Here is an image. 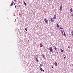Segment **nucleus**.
Segmentation results:
<instances>
[{
	"label": "nucleus",
	"instance_id": "nucleus-1",
	"mask_svg": "<svg viewBox=\"0 0 73 73\" xmlns=\"http://www.w3.org/2000/svg\"><path fill=\"white\" fill-rule=\"evenodd\" d=\"M47 49L48 50H50V52H51L52 53H54V51H53V50L52 49V47H49V48H48Z\"/></svg>",
	"mask_w": 73,
	"mask_h": 73
},
{
	"label": "nucleus",
	"instance_id": "nucleus-2",
	"mask_svg": "<svg viewBox=\"0 0 73 73\" xmlns=\"http://www.w3.org/2000/svg\"><path fill=\"white\" fill-rule=\"evenodd\" d=\"M44 21L45 23H46L47 24H49V23L48 22V19L45 18L44 19Z\"/></svg>",
	"mask_w": 73,
	"mask_h": 73
},
{
	"label": "nucleus",
	"instance_id": "nucleus-3",
	"mask_svg": "<svg viewBox=\"0 0 73 73\" xmlns=\"http://www.w3.org/2000/svg\"><path fill=\"white\" fill-rule=\"evenodd\" d=\"M43 46V45H42V43H40V48H41V47H42Z\"/></svg>",
	"mask_w": 73,
	"mask_h": 73
},
{
	"label": "nucleus",
	"instance_id": "nucleus-4",
	"mask_svg": "<svg viewBox=\"0 0 73 73\" xmlns=\"http://www.w3.org/2000/svg\"><path fill=\"white\" fill-rule=\"evenodd\" d=\"M40 70L42 72H44V70L42 69V68L41 67H40Z\"/></svg>",
	"mask_w": 73,
	"mask_h": 73
},
{
	"label": "nucleus",
	"instance_id": "nucleus-5",
	"mask_svg": "<svg viewBox=\"0 0 73 73\" xmlns=\"http://www.w3.org/2000/svg\"><path fill=\"white\" fill-rule=\"evenodd\" d=\"M53 47L54 48L55 50H56V51H57V48H56V47L54 46H53Z\"/></svg>",
	"mask_w": 73,
	"mask_h": 73
},
{
	"label": "nucleus",
	"instance_id": "nucleus-6",
	"mask_svg": "<svg viewBox=\"0 0 73 73\" xmlns=\"http://www.w3.org/2000/svg\"><path fill=\"white\" fill-rule=\"evenodd\" d=\"M61 32L62 35H64V32H63V31H62V30H61Z\"/></svg>",
	"mask_w": 73,
	"mask_h": 73
},
{
	"label": "nucleus",
	"instance_id": "nucleus-7",
	"mask_svg": "<svg viewBox=\"0 0 73 73\" xmlns=\"http://www.w3.org/2000/svg\"><path fill=\"white\" fill-rule=\"evenodd\" d=\"M60 11H62V5H61L60 7Z\"/></svg>",
	"mask_w": 73,
	"mask_h": 73
},
{
	"label": "nucleus",
	"instance_id": "nucleus-8",
	"mask_svg": "<svg viewBox=\"0 0 73 73\" xmlns=\"http://www.w3.org/2000/svg\"><path fill=\"white\" fill-rule=\"evenodd\" d=\"M56 15L55 14L54 16V18L56 19Z\"/></svg>",
	"mask_w": 73,
	"mask_h": 73
},
{
	"label": "nucleus",
	"instance_id": "nucleus-9",
	"mask_svg": "<svg viewBox=\"0 0 73 73\" xmlns=\"http://www.w3.org/2000/svg\"><path fill=\"white\" fill-rule=\"evenodd\" d=\"M55 65L56 66H57V62H56L54 63Z\"/></svg>",
	"mask_w": 73,
	"mask_h": 73
},
{
	"label": "nucleus",
	"instance_id": "nucleus-10",
	"mask_svg": "<svg viewBox=\"0 0 73 73\" xmlns=\"http://www.w3.org/2000/svg\"><path fill=\"white\" fill-rule=\"evenodd\" d=\"M70 11L71 12H73V9H72V8H71L70 9Z\"/></svg>",
	"mask_w": 73,
	"mask_h": 73
},
{
	"label": "nucleus",
	"instance_id": "nucleus-11",
	"mask_svg": "<svg viewBox=\"0 0 73 73\" xmlns=\"http://www.w3.org/2000/svg\"><path fill=\"white\" fill-rule=\"evenodd\" d=\"M23 3H24V4H25V5H26V6L27 5V4H26V3H25V2H23Z\"/></svg>",
	"mask_w": 73,
	"mask_h": 73
},
{
	"label": "nucleus",
	"instance_id": "nucleus-12",
	"mask_svg": "<svg viewBox=\"0 0 73 73\" xmlns=\"http://www.w3.org/2000/svg\"><path fill=\"white\" fill-rule=\"evenodd\" d=\"M60 50L61 52H64V50H62V49H61Z\"/></svg>",
	"mask_w": 73,
	"mask_h": 73
},
{
	"label": "nucleus",
	"instance_id": "nucleus-13",
	"mask_svg": "<svg viewBox=\"0 0 73 73\" xmlns=\"http://www.w3.org/2000/svg\"><path fill=\"white\" fill-rule=\"evenodd\" d=\"M13 3H11V5H10V6H12V5H13Z\"/></svg>",
	"mask_w": 73,
	"mask_h": 73
},
{
	"label": "nucleus",
	"instance_id": "nucleus-14",
	"mask_svg": "<svg viewBox=\"0 0 73 73\" xmlns=\"http://www.w3.org/2000/svg\"><path fill=\"white\" fill-rule=\"evenodd\" d=\"M71 35H72V36H73V31H72L71 32Z\"/></svg>",
	"mask_w": 73,
	"mask_h": 73
},
{
	"label": "nucleus",
	"instance_id": "nucleus-15",
	"mask_svg": "<svg viewBox=\"0 0 73 73\" xmlns=\"http://www.w3.org/2000/svg\"><path fill=\"white\" fill-rule=\"evenodd\" d=\"M51 22H53V19L52 18L51 19Z\"/></svg>",
	"mask_w": 73,
	"mask_h": 73
},
{
	"label": "nucleus",
	"instance_id": "nucleus-16",
	"mask_svg": "<svg viewBox=\"0 0 73 73\" xmlns=\"http://www.w3.org/2000/svg\"><path fill=\"white\" fill-rule=\"evenodd\" d=\"M57 28H59V25H58V24H57Z\"/></svg>",
	"mask_w": 73,
	"mask_h": 73
},
{
	"label": "nucleus",
	"instance_id": "nucleus-17",
	"mask_svg": "<svg viewBox=\"0 0 73 73\" xmlns=\"http://www.w3.org/2000/svg\"><path fill=\"white\" fill-rule=\"evenodd\" d=\"M64 36L65 37V36H66L65 35H66L65 33V32L64 31Z\"/></svg>",
	"mask_w": 73,
	"mask_h": 73
},
{
	"label": "nucleus",
	"instance_id": "nucleus-18",
	"mask_svg": "<svg viewBox=\"0 0 73 73\" xmlns=\"http://www.w3.org/2000/svg\"><path fill=\"white\" fill-rule=\"evenodd\" d=\"M71 15L72 16V17H73V13H72V15Z\"/></svg>",
	"mask_w": 73,
	"mask_h": 73
},
{
	"label": "nucleus",
	"instance_id": "nucleus-19",
	"mask_svg": "<svg viewBox=\"0 0 73 73\" xmlns=\"http://www.w3.org/2000/svg\"><path fill=\"white\" fill-rule=\"evenodd\" d=\"M25 30H26V31H27V29L25 28Z\"/></svg>",
	"mask_w": 73,
	"mask_h": 73
},
{
	"label": "nucleus",
	"instance_id": "nucleus-20",
	"mask_svg": "<svg viewBox=\"0 0 73 73\" xmlns=\"http://www.w3.org/2000/svg\"><path fill=\"white\" fill-rule=\"evenodd\" d=\"M60 29H62V28H61V27H60Z\"/></svg>",
	"mask_w": 73,
	"mask_h": 73
},
{
	"label": "nucleus",
	"instance_id": "nucleus-21",
	"mask_svg": "<svg viewBox=\"0 0 73 73\" xmlns=\"http://www.w3.org/2000/svg\"><path fill=\"white\" fill-rule=\"evenodd\" d=\"M65 56H64V59H65Z\"/></svg>",
	"mask_w": 73,
	"mask_h": 73
},
{
	"label": "nucleus",
	"instance_id": "nucleus-22",
	"mask_svg": "<svg viewBox=\"0 0 73 73\" xmlns=\"http://www.w3.org/2000/svg\"><path fill=\"white\" fill-rule=\"evenodd\" d=\"M14 3V2H13V1H12V3Z\"/></svg>",
	"mask_w": 73,
	"mask_h": 73
},
{
	"label": "nucleus",
	"instance_id": "nucleus-23",
	"mask_svg": "<svg viewBox=\"0 0 73 73\" xmlns=\"http://www.w3.org/2000/svg\"><path fill=\"white\" fill-rule=\"evenodd\" d=\"M16 7H17V6H15V8H16Z\"/></svg>",
	"mask_w": 73,
	"mask_h": 73
},
{
	"label": "nucleus",
	"instance_id": "nucleus-24",
	"mask_svg": "<svg viewBox=\"0 0 73 73\" xmlns=\"http://www.w3.org/2000/svg\"><path fill=\"white\" fill-rule=\"evenodd\" d=\"M14 1H15L16 2V0H14Z\"/></svg>",
	"mask_w": 73,
	"mask_h": 73
},
{
	"label": "nucleus",
	"instance_id": "nucleus-25",
	"mask_svg": "<svg viewBox=\"0 0 73 73\" xmlns=\"http://www.w3.org/2000/svg\"><path fill=\"white\" fill-rule=\"evenodd\" d=\"M28 42H29V40H28Z\"/></svg>",
	"mask_w": 73,
	"mask_h": 73
},
{
	"label": "nucleus",
	"instance_id": "nucleus-26",
	"mask_svg": "<svg viewBox=\"0 0 73 73\" xmlns=\"http://www.w3.org/2000/svg\"><path fill=\"white\" fill-rule=\"evenodd\" d=\"M53 68V66H52V68Z\"/></svg>",
	"mask_w": 73,
	"mask_h": 73
},
{
	"label": "nucleus",
	"instance_id": "nucleus-27",
	"mask_svg": "<svg viewBox=\"0 0 73 73\" xmlns=\"http://www.w3.org/2000/svg\"><path fill=\"white\" fill-rule=\"evenodd\" d=\"M68 48H69V46L68 47Z\"/></svg>",
	"mask_w": 73,
	"mask_h": 73
},
{
	"label": "nucleus",
	"instance_id": "nucleus-28",
	"mask_svg": "<svg viewBox=\"0 0 73 73\" xmlns=\"http://www.w3.org/2000/svg\"><path fill=\"white\" fill-rule=\"evenodd\" d=\"M43 56V57H44V55Z\"/></svg>",
	"mask_w": 73,
	"mask_h": 73
},
{
	"label": "nucleus",
	"instance_id": "nucleus-29",
	"mask_svg": "<svg viewBox=\"0 0 73 73\" xmlns=\"http://www.w3.org/2000/svg\"><path fill=\"white\" fill-rule=\"evenodd\" d=\"M65 57H66V56H65Z\"/></svg>",
	"mask_w": 73,
	"mask_h": 73
},
{
	"label": "nucleus",
	"instance_id": "nucleus-30",
	"mask_svg": "<svg viewBox=\"0 0 73 73\" xmlns=\"http://www.w3.org/2000/svg\"><path fill=\"white\" fill-rule=\"evenodd\" d=\"M14 4L15 5V4L14 3Z\"/></svg>",
	"mask_w": 73,
	"mask_h": 73
}]
</instances>
